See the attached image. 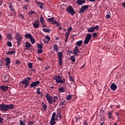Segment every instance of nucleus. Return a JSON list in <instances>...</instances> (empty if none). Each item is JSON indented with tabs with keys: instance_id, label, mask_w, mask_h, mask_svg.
I'll return each instance as SVG.
<instances>
[{
	"instance_id": "27",
	"label": "nucleus",
	"mask_w": 125,
	"mask_h": 125,
	"mask_svg": "<svg viewBox=\"0 0 125 125\" xmlns=\"http://www.w3.org/2000/svg\"><path fill=\"white\" fill-rule=\"evenodd\" d=\"M72 95H68L66 97V100H68V101H71L72 100Z\"/></svg>"
},
{
	"instance_id": "9",
	"label": "nucleus",
	"mask_w": 125,
	"mask_h": 125,
	"mask_svg": "<svg viewBox=\"0 0 125 125\" xmlns=\"http://www.w3.org/2000/svg\"><path fill=\"white\" fill-rule=\"evenodd\" d=\"M57 56L59 57V65L61 66L62 65V60L63 58V54L62 52H59L57 54Z\"/></svg>"
},
{
	"instance_id": "56",
	"label": "nucleus",
	"mask_w": 125,
	"mask_h": 125,
	"mask_svg": "<svg viewBox=\"0 0 125 125\" xmlns=\"http://www.w3.org/2000/svg\"><path fill=\"white\" fill-rule=\"evenodd\" d=\"M59 117L60 120H61V119H62V115H61V112L59 113Z\"/></svg>"
},
{
	"instance_id": "58",
	"label": "nucleus",
	"mask_w": 125,
	"mask_h": 125,
	"mask_svg": "<svg viewBox=\"0 0 125 125\" xmlns=\"http://www.w3.org/2000/svg\"><path fill=\"white\" fill-rule=\"evenodd\" d=\"M122 6H123V7H124V8H125V2H123L122 3Z\"/></svg>"
},
{
	"instance_id": "11",
	"label": "nucleus",
	"mask_w": 125,
	"mask_h": 125,
	"mask_svg": "<svg viewBox=\"0 0 125 125\" xmlns=\"http://www.w3.org/2000/svg\"><path fill=\"white\" fill-rule=\"evenodd\" d=\"M49 124L51 125H54L56 124V121H55V113L52 114Z\"/></svg>"
},
{
	"instance_id": "4",
	"label": "nucleus",
	"mask_w": 125,
	"mask_h": 125,
	"mask_svg": "<svg viewBox=\"0 0 125 125\" xmlns=\"http://www.w3.org/2000/svg\"><path fill=\"white\" fill-rule=\"evenodd\" d=\"M92 38V36L91 35V34L90 33L87 34V35L85 37L84 41L83 42L84 44H88V42H89Z\"/></svg>"
},
{
	"instance_id": "33",
	"label": "nucleus",
	"mask_w": 125,
	"mask_h": 125,
	"mask_svg": "<svg viewBox=\"0 0 125 125\" xmlns=\"http://www.w3.org/2000/svg\"><path fill=\"white\" fill-rule=\"evenodd\" d=\"M41 25H42V28H46V27H47V26L46 25V23L45 22V21H44L43 22H41Z\"/></svg>"
},
{
	"instance_id": "6",
	"label": "nucleus",
	"mask_w": 125,
	"mask_h": 125,
	"mask_svg": "<svg viewBox=\"0 0 125 125\" xmlns=\"http://www.w3.org/2000/svg\"><path fill=\"white\" fill-rule=\"evenodd\" d=\"M66 12L70 13L72 16H73L74 14H76V12L75 11V10H74V8H73L72 6L67 7L66 9Z\"/></svg>"
},
{
	"instance_id": "12",
	"label": "nucleus",
	"mask_w": 125,
	"mask_h": 125,
	"mask_svg": "<svg viewBox=\"0 0 125 125\" xmlns=\"http://www.w3.org/2000/svg\"><path fill=\"white\" fill-rule=\"evenodd\" d=\"M45 97L48 101V104L51 105V104H52V97L50 96V94L47 93L45 96Z\"/></svg>"
},
{
	"instance_id": "13",
	"label": "nucleus",
	"mask_w": 125,
	"mask_h": 125,
	"mask_svg": "<svg viewBox=\"0 0 125 125\" xmlns=\"http://www.w3.org/2000/svg\"><path fill=\"white\" fill-rule=\"evenodd\" d=\"M41 83V82L40 81H37L36 82H33L31 83L30 85V86L31 88L32 87H37Z\"/></svg>"
},
{
	"instance_id": "38",
	"label": "nucleus",
	"mask_w": 125,
	"mask_h": 125,
	"mask_svg": "<svg viewBox=\"0 0 125 125\" xmlns=\"http://www.w3.org/2000/svg\"><path fill=\"white\" fill-rule=\"evenodd\" d=\"M28 66L29 69H32V68H33V63H32L31 62H29L28 63Z\"/></svg>"
},
{
	"instance_id": "52",
	"label": "nucleus",
	"mask_w": 125,
	"mask_h": 125,
	"mask_svg": "<svg viewBox=\"0 0 125 125\" xmlns=\"http://www.w3.org/2000/svg\"><path fill=\"white\" fill-rule=\"evenodd\" d=\"M83 125H88V124H87V121H86V120H85L83 123Z\"/></svg>"
},
{
	"instance_id": "63",
	"label": "nucleus",
	"mask_w": 125,
	"mask_h": 125,
	"mask_svg": "<svg viewBox=\"0 0 125 125\" xmlns=\"http://www.w3.org/2000/svg\"><path fill=\"white\" fill-rule=\"evenodd\" d=\"M27 82H30V80H31V78L29 77V78H27Z\"/></svg>"
},
{
	"instance_id": "40",
	"label": "nucleus",
	"mask_w": 125,
	"mask_h": 125,
	"mask_svg": "<svg viewBox=\"0 0 125 125\" xmlns=\"http://www.w3.org/2000/svg\"><path fill=\"white\" fill-rule=\"evenodd\" d=\"M9 8L11 10V11H14V9L13 8V6H12V4H9Z\"/></svg>"
},
{
	"instance_id": "23",
	"label": "nucleus",
	"mask_w": 125,
	"mask_h": 125,
	"mask_svg": "<svg viewBox=\"0 0 125 125\" xmlns=\"http://www.w3.org/2000/svg\"><path fill=\"white\" fill-rule=\"evenodd\" d=\"M82 44H83V41L82 40L78 41L76 42V45H77L76 46H78V47L82 46Z\"/></svg>"
},
{
	"instance_id": "24",
	"label": "nucleus",
	"mask_w": 125,
	"mask_h": 125,
	"mask_svg": "<svg viewBox=\"0 0 125 125\" xmlns=\"http://www.w3.org/2000/svg\"><path fill=\"white\" fill-rule=\"evenodd\" d=\"M24 37L25 39H29V40L33 37L29 33H26L24 35Z\"/></svg>"
},
{
	"instance_id": "62",
	"label": "nucleus",
	"mask_w": 125,
	"mask_h": 125,
	"mask_svg": "<svg viewBox=\"0 0 125 125\" xmlns=\"http://www.w3.org/2000/svg\"><path fill=\"white\" fill-rule=\"evenodd\" d=\"M108 118L109 120L112 119V115H108Z\"/></svg>"
},
{
	"instance_id": "25",
	"label": "nucleus",
	"mask_w": 125,
	"mask_h": 125,
	"mask_svg": "<svg viewBox=\"0 0 125 125\" xmlns=\"http://www.w3.org/2000/svg\"><path fill=\"white\" fill-rule=\"evenodd\" d=\"M16 52V51H15V50L10 51L7 52L6 53V55H13V54H14V53H15Z\"/></svg>"
},
{
	"instance_id": "21",
	"label": "nucleus",
	"mask_w": 125,
	"mask_h": 125,
	"mask_svg": "<svg viewBox=\"0 0 125 125\" xmlns=\"http://www.w3.org/2000/svg\"><path fill=\"white\" fill-rule=\"evenodd\" d=\"M36 3L39 5V7L42 9V8H43V7H44V4H43V3L42 2L36 1Z\"/></svg>"
},
{
	"instance_id": "1",
	"label": "nucleus",
	"mask_w": 125,
	"mask_h": 125,
	"mask_svg": "<svg viewBox=\"0 0 125 125\" xmlns=\"http://www.w3.org/2000/svg\"><path fill=\"white\" fill-rule=\"evenodd\" d=\"M13 109H14V105L13 104H0V111H2V112H6L8 110H13Z\"/></svg>"
},
{
	"instance_id": "47",
	"label": "nucleus",
	"mask_w": 125,
	"mask_h": 125,
	"mask_svg": "<svg viewBox=\"0 0 125 125\" xmlns=\"http://www.w3.org/2000/svg\"><path fill=\"white\" fill-rule=\"evenodd\" d=\"M42 49H40L38 50L37 53H38V54H41V53H42Z\"/></svg>"
},
{
	"instance_id": "34",
	"label": "nucleus",
	"mask_w": 125,
	"mask_h": 125,
	"mask_svg": "<svg viewBox=\"0 0 125 125\" xmlns=\"http://www.w3.org/2000/svg\"><path fill=\"white\" fill-rule=\"evenodd\" d=\"M75 58H76L75 56H72L70 57V60H71L72 62H76V60L75 59Z\"/></svg>"
},
{
	"instance_id": "59",
	"label": "nucleus",
	"mask_w": 125,
	"mask_h": 125,
	"mask_svg": "<svg viewBox=\"0 0 125 125\" xmlns=\"http://www.w3.org/2000/svg\"><path fill=\"white\" fill-rule=\"evenodd\" d=\"M2 123V118L0 117V124H1Z\"/></svg>"
},
{
	"instance_id": "30",
	"label": "nucleus",
	"mask_w": 125,
	"mask_h": 125,
	"mask_svg": "<svg viewBox=\"0 0 125 125\" xmlns=\"http://www.w3.org/2000/svg\"><path fill=\"white\" fill-rule=\"evenodd\" d=\"M59 91H60V92H61V93H63V92H65V89H64V88L61 87L59 88Z\"/></svg>"
},
{
	"instance_id": "5",
	"label": "nucleus",
	"mask_w": 125,
	"mask_h": 125,
	"mask_svg": "<svg viewBox=\"0 0 125 125\" xmlns=\"http://www.w3.org/2000/svg\"><path fill=\"white\" fill-rule=\"evenodd\" d=\"M47 21H49V22H51V24L57 25V27H59L60 26V23L58 22V21L54 20V17H53L51 18H48Z\"/></svg>"
},
{
	"instance_id": "2",
	"label": "nucleus",
	"mask_w": 125,
	"mask_h": 125,
	"mask_svg": "<svg viewBox=\"0 0 125 125\" xmlns=\"http://www.w3.org/2000/svg\"><path fill=\"white\" fill-rule=\"evenodd\" d=\"M54 80L56 81L55 82L56 83H66V80H65V78H63L62 79V76L60 75L54 76Z\"/></svg>"
},
{
	"instance_id": "41",
	"label": "nucleus",
	"mask_w": 125,
	"mask_h": 125,
	"mask_svg": "<svg viewBox=\"0 0 125 125\" xmlns=\"http://www.w3.org/2000/svg\"><path fill=\"white\" fill-rule=\"evenodd\" d=\"M38 48L40 49H42V47H43V45L42 44H38Z\"/></svg>"
},
{
	"instance_id": "51",
	"label": "nucleus",
	"mask_w": 125,
	"mask_h": 125,
	"mask_svg": "<svg viewBox=\"0 0 125 125\" xmlns=\"http://www.w3.org/2000/svg\"><path fill=\"white\" fill-rule=\"evenodd\" d=\"M69 78L70 79L71 82H74V78H73V77L70 76V73L69 74Z\"/></svg>"
},
{
	"instance_id": "36",
	"label": "nucleus",
	"mask_w": 125,
	"mask_h": 125,
	"mask_svg": "<svg viewBox=\"0 0 125 125\" xmlns=\"http://www.w3.org/2000/svg\"><path fill=\"white\" fill-rule=\"evenodd\" d=\"M40 20L41 23H42L43 22H45V21H44V18H43V17H41L40 18Z\"/></svg>"
},
{
	"instance_id": "54",
	"label": "nucleus",
	"mask_w": 125,
	"mask_h": 125,
	"mask_svg": "<svg viewBox=\"0 0 125 125\" xmlns=\"http://www.w3.org/2000/svg\"><path fill=\"white\" fill-rule=\"evenodd\" d=\"M106 17L108 19H110V18H111V16L107 14L106 15Z\"/></svg>"
},
{
	"instance_id": "31",
	"label": "nucleus",
	"mask_w": 125,
	"mask_h": 125,
	"mask_svg": "<svg viewBox=\"0 0 125 125\" xmlns=\"http://www.w3.org/2000/svg\"><path fill=\"white\" fill-rule=\"evenodd\" d=\"M7 40H12V36L10 33H9L6 36Z\"/></svg>"
},
{
	"instance_id": "15",
	"label": "nucleus",
	"mask_w": 125,
	"mask_h": 125,
	"mask_svg": "<svg viewBox=\"0 0 125 125\" xmlns=\"http://www.w3.org/2000/svg\"><path fill=\"white\" fill-rule=\"evenodd\" d=\"M8 88H9V87L5 85H2L0 86V89L3 91H6L8 90Z\"/></svg>"
},
{
	"instance_id": "48",
	"label": "nucleus",
	"mask_w": 125,
	"mask_h": 125,
	"mask_svg": "<svg viewBox=\"0 0 125 125\" xmlns=\"http://www.w3.org/2000/svg\"><path fill=\"white\" fill-rule=\"evenodd\" d=\"M29 6V5L27 4H25L24 5V7H23V8L24 9H25V10H27V9H28V7Z\"/></svg>"
},
{
	"instance_id": "20",
	"label": "nucleus",
	"mask_w": 125,
	"mask_h": 125,
	"mask_svg": "<svg viewBox=\"0 0 125 125\" xmlns=\"http://www.w3.org/2000/svg\"><path fill=\"white\" fill-rule=\"evenodd\" d=\"M110 88L112 90L115 91L117 89V85L114 83H112L110 86Z\"/></svg>"
},
{
	"instance_id": "46",
	"label": "nucleus",
	"mask_w": 125,
	"mask_h": 125,
	"mask_svg": "<svg viewBox=\"0 0 125 125\" xmlns=\"http://www.w3.org/2000/svg\"><path fill=\"white\" fill-rule=\"evenodd\" d=\"M98 35V33H94L93 34V38H96V37H97Z\"/></svg>"
},
{
	"instance_id": "35",
	"label": "nucleus",
	"mask_w": 125,
	"mask_h": 125,
	"mask_svg": "<svg viewBox=\"0 0 125 125\" xmlns=\"http://www.w3.org/2000/svg\"><path fill=\"white\" fill-rule=\"evenodd\" d=\"M40 90H41V88L40 87L37 88V94H38V95H41V94H42V92H40Z\"/></svg>"
},
{
	"instance_id": "19",
	"label": "nucleus",
	"mask_w": 125,
	"mask_h": 125,
	"mask_svg": "<svg viewBox=\"0 0 125 125\" xmlns=\"http://www.w3.org/2000/svg\"><path fill=\"white\" fill-rule=\"evenodd\" d=\"M5 61L6 62V63H5V66H6V67H9V64L11 63V61H10V58L8 57L6 58Z\"/></svg>"
},
{
	"instance_id": "61",
	"label": "nucleus",
	"mask_w": 125,
	"mask_h": 125,
	"mask_svg": "<svg viewBox=\"0 0 125 125\" xmlns=\"http://www.w3.org/2000/svg\"><path fill=\"white\" fill-rule=\"evenodd\" d=\"M31 72H33L34 73H36V69H31Z\"/></svg>"
},
{
	"instance_id": "44",
	"label": "nucleus",
	"mask_w": 125,
	"mask_h": 125,
	"mask_svg": "<svg viewBox=\"0 0 125 125\" xmlns=\"http://www.w3.org/2000/svg\"><path fill=\"white\" fill-rule=\"evenodd\" d=\"M93 28H94V31H95L94 30H99V25H97L96 26L93 27Z\"/></svg>"
},
{
	"instance_id": "32",
	"label": "nucleus",
	"mask_w": 125,
	"mask_h": 125,
	"mask_svg": "<svg viewBox=\"0 0 125 125\" xmlns=\"http://www.w3.org/2000/svg\"><path fill=\"white\" fill-rule=\"evenodd\" d=\"M42 31H43V32H45V33H50V29H49V28H43L42 29Z\"/></svg>"
},
{
	"instance_id": "16",
	"label": "nucleus",
	"mask_w": 125,
	"mask_h": 125,
	"mask_svg": "<svg viewBox=\"0 0 125 125\" xmlns=\"http://www.w3.org/2000/svg\"><path fill=\"white\" fill-rule=\"evenodd\" d=\"M73 53L74 55H78V54L80 53V49H79V47H78V46L75 47Z\"/></svg>"
},
{
	"instance_id": "10",
	"label": "nucleus",
	"mask_w": 125,
	"mask_h": 125,
	"mask_svg": "<svg viewBox=\"0 0 125 125\" xmlns=\"http://www.w3.org/2000/svg\"><path fill=\"white\" fill-rule=\"evenodd\" d=\"M40 20H36L33 23H32V25L35 29H38V28L40 27Z\"/></svg>"
},
{
	"instance_id": "18",
	"label": "nucleus",
	"mask_w": 125,
	"mask_h": 125,
	"mask_svg": "<svg viewBox=\"0 0 125 125\" xmlns=\"http://www.w3.org/2000/svg\"><path fill=\"white\" fill-rule=\"evenodd\" d=\"M60 100V102H61L59 105V106H63V105H66V100H65L63 98H62V99H60V98H59Z\"/></svg>"
},
{
	"instance_id": "3",
	"label": "nucleus",
	"mask_w": 125,
	"mask_h": 125,
	"mask_svg": "<svg viewBox=\"0 0 125 125\" xmlns=\"http://www.w3.org/2000/svg\"><path fill=\"white\" fill-rule=\"evenodd\" d=\"M21 88H26L28 87L29 83L27 80H24L20 82Z\"/></svg>"
},
{
	"instance_id": "7",
	"label": "nucleus",
	"mask_w": 125,
	"mask_h": 125,
	"mask_svg": "<svg viewBox=\"0 0 125 125\" xmlns=\"http://www.w3.org/2000/svg\"><path fill=\"white\" fill-rule=\"evenodd\" d=\"M89 7V6L88 5H84L82 6L79 9V13L80 14H82V13H83L86 9H88Z\"/></svg>"
},
{
	"instance_id": "50",
	"label": "nucleus",
	"mask_w": 125,
	"mask_h": 125,
	"mask_svg": "<svg viewBox=\"0 0 125 125\" xmlns=\"http://www.w3.org/2000/svg\"><path fill=\"white\" fill-rule=\"evenodd\" d=\"M72 26H70L69 27V28L68 29V30H67V32H68V33H70V32H71V31H72Z\"/></svg>"
},
{
	"instance_id": "37",
	"label": "nucleus",
	"mask_w": 125,
	"mask_h": 125,
	"mask_svg": "<svg viewBox=\"0 0 125 125\" xmlns=\"http://www.w3.org/2000/svg\"><path fill=\"white\" fill-rule=\"evenodd\" d=\"M20 125H26V124H26V122H25V121H23V122L22 121V120H20Z\"/></svg>"
},
{
	"instance_id": "22",
	"label": "nucleus",
	"mask_w": 125,
	"mask_h": 125,
	"mask_svg": "<svg viewBox=\"0 0 125 125\" xmlns=\"http://www.w3.org/2000/svg\"><path fill=\"white\" fill-rule=\"evenodd\" d=\"M53 49H54L56 52H58V51L59 50V47H58V45L56 44H53Z\"/></svg>"
},
{
	"instance_id": "45",
	"label": "nucleus",
	"mask_w": 125,
	"mask_h": 125,
	"mask_svg": "<svg viewBox=\"0 0 125 125\" xmlns=\"http://www.w3.org/2000/svg\"><path fill=\"white\" fill-rule=\"evenodd\" d=\"M59 113L60 112H58L57 114H56V112H54L53 114H55V118H59Z\"/></svg>"
},
{
	"instance_id": "64",
	"label": "nucleus",
	"mask_w": 125,
	"mask_h": 125,
	"mask_svg": "<svg viewBox=\"0 0 125 125\" xmlns=\"http://www.w3.org/2000/svg\"><path fill=\"white\" fill-rule=\"evenodd\" d=\"M67 41H68V38H65V42L66 43L67 42Z\"/></svg>"
},
{
	"instance_id": "43",
	"label": "nucleus",
	"mask_w": 125,
	"mask_h": 125,
	"mask_svg": "<svg viewBox=\"0 0 125 125\" xmlns=\"http://www.w3.org/2000/svg\"><path fill=\"white\" fill-rule=\"evenodd\" d=\"M7 45H8V46H9V47H11V46H12V43H11V42H7Z\"/></svg>"
},
{
	"instance_id": "8",
	"label": "nucleus",
	"mask_w": 125,
	"mask_h": 125,
	"mask_svg": "<svg viewBox=\"0 0 125 125\" xmlns=\"http://www.w3.org/2000/svg\"><path fill=\"white\" fill-rule=\"evenodd\" d=\"M15 39L17 41V43L19 44L21 42H22V40H23V36H22V35L20 34V33H18L16 35Z\"/></svg>"
},
{
	"instance_id": "42",
	"label": "nucleus",
	"mask_w": 125,
	"mask_h": 125,
	"mask_svg": "<svg viewBox=\"0 0 125 125\" xmlns=\"http://www.w3.org/2000/svg\"><path fill=\"white\" fill-rule=\"evenodd\" d=\"M65 37H66V38H69V36H70V32H66L64 34Z\"/></svg>"
},
{
	"instance_id": "53",
	"label": "nucleus",
	"mask_w": 125,
	"mask_h": 125,
	"mask_svg": "<svg viewBox=\"0 0 125 125\" xmlns=\"http://www.w3.org/2000/svg\"><path fill=\"white\" fill-rule=\"evenodd\" d=\"M53 99H54L55 100H58V97L57 96H55L53 98Z\"/></svg>"
},
{
	"instance_id": "28",
	"label": "nucleus",
	"mask_w": 125,
	"mask_h": 125,
	"mask_svg": "<svg viewBox=\"0 0 125 125\" xmlns=\"http://www.w3.org/2000/svg\"><path fill=\"white\" fill-rule=\"evenodd\" d=\"M42 109L44 111H46V109H47V105L44 104V103H42Z\"/></svg>"
},
{
	"instance_id": "39",
	"label": "nucleus",
	"mask_w": 125,
	"mask_h": 125,
	"mask_svg": "<svg viewBox=\"0 0 125 125\" xmlns=\"http://www.w3.org/2000/svg\"><path fill=\"white\" fill-rule=\"evenodd\" d=\"M35 11H29L28 12V15H33V14H35Z\"/></svg>"
},
{
	"instance_id": "60",
	"label": "nucleus",
	"mask_w": 125,
	"mask_h": 125,
	"mask_svg": "<svg viewBox=\"0 0 125 125\" xmlns=\"http://www.w3.org/2000/svg\"><path fill=\"white\" fill-rule=\"evenodd\" d=\"M107 115H112V112H111L110 111L108 112Z\"/></svg>"
},
{
	"instance_id": "55",
	"label": "nucleus",
	"mask_w": 125,
	"mask_h": 125,
	"mask_svg": "<svg viewBox=\"0 0 125 125\" xmlns=\"http://www.w3.org/2000/svg\"><path fill=\"white\" fill-rule=\"evenodd\" d=\"M21 18V19H24V15H23V14H21L20 15Z\"/></svg>"
},
{
	"instance_id": "26",
	"label": "nucleus",
	"mask_w": 125,
	"mask_h": 125,
	"mask_svg": "<svg viewBox=\"0 0 125 125\" xmlns=\"http://www.w3.org/2000/svg\"><path fill=\"white\" fill-rule=\"evenodd\" d=\"M87 31L88 33H93V32H94V29L93 27H91L88 28Z\"/></svg>"
},
{
	"instance_id": "57",
	"label": "nucleus",
	"mask_w": 125,
	"mask_h": 125,
	"mask_svg": "<svg viewBox=\"0 0 125 125\" xmlns=\"http://www.w3.org/2000/svg\"><path fill=\"white\" fill-rule=\"evenodd\" d=\"M28 124H29V125H34V123L33 122L30 121L28 122Z\"/></svg>"
},
{
	"instance_id": "49",
	"label": "nucleus",
	"mask_w": 125,
	"mask_h": 125,
	"mask_svg": "<svg viewBox=\"0 0 125 125\" xmlns=\"http://www.w3.org/2000/svg\"><path fill=\"white\" fill-rule=\"evenodd\" d=\"M46 39L47 41V42H49L50 41V37H49V36H47L46 37Z\"/></svg>"
},
{
	"instance_id": "17",
	"label": "nucleus",
	"mask_w": 125,
	"mask_h": 125,
	"mask_svg": "<svg viewBox=\"0 0 125 125\" xmlns=\"http://www.w3.org/2000/svg\"><path fill=\"white\" fill-rule=\"evenodd\" d=\"M76 3H77L78 5H83L85 3V0H77Z\"/></svg>"
},
{
	"instance_id": "14",
	"label": "nucleus",
	"mask_w": 125,
	"mask_h": 125,
	"mask_svg": "<svg viewBox=\"0 0 125 125\" xmlns=\"http://www.w3.org/2000/svg\"><path fill=\"white\" fill-rule=\"evenodd\" d=\"M24 47H25V49H26V50H29V49L32 47V44H31V43L29 42H25Z\"/></svg>"
},
{
	"instance_id": "29",
	"label": "nucleus",
	"mask_w": 125,
	"mask_h": 125,
	"mask_svg": "<svg viewBox=\"0 0 125 125\" xmlns=\"http://www.w3.org/2000/svg\"><path fill=\"white\" fill-rule=\"evenodd\" d=\"M30 41L31 43H32V44H34V43H36V40L34 39V37H33V36L31 38V39H30Z\"/></svg>"
}]
</instances>
